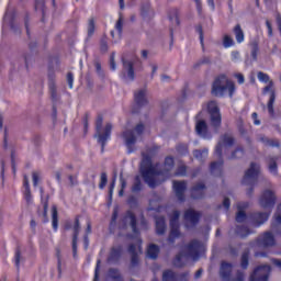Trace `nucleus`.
<instances>
[{"mask_svg": "<svg viewBox=\"0 0 281 281\" xmlns=\"http://www.w3.org/2000/svg\"><path fill=\"white\" fill-rule=\"evenodd\" d=\"M164 167H165V171H157L156 167H153L151 165L150 156L143 154L140 172H142L144 182H146L149 188L154 189L158 186L156 181V177L161 175H167L168 171L175 168V159L172 157L165 158Z\"/></svg>", "mask_w": 281, "mask_h": 281, "instance_id": "nucleus-1", "label": "nucleus"}, {"mask_svg": "<svg viewBox=\"0 0 281 281\" xmlns=\"http://www.w3.org/2000/svg\"><path fill=\"white\" fill-rule=\"evenodd\" d=\"M204 251V246L201 240L193 239L190 244L184 247V251L179 252L173 259V266L182 268L188 263L189 260L198 261Z\"/></svg>", "mask_w": 281, "mask_h": 281, "instance_id": "nucleus-2", "label": "nucleus"}, {"mask_svg": "<svg viewBox=\"0 0 281 281\" xmlns=\"http://www.w3.org/2000/svg\"><path fill=\"white\" fill-rule=\"evenodd\" d=\"M234 146V138L232 135L225 134L221 136V140L217 144V147H215V157L218 158V161L211 162L210 165V172L211 175L218 177L222 176L223 170V150H227L228 147Z\"/></svg>", "mask_w": 281, "mask_h": 281, "instance_id": "nucleus-3", "label": "nucleus"}, {"mask_svg": "<svg viewBox=\"0 0 281 281\" xmlns=\"http://www.w3.org/2000/svg\"><path fill=\"white\" fill-rule=\"evenodd\" d=\"M249 204L247 202L238 203V214H236V223H249L251 226L259 227L263 223L268 222L270 212H256L248 216L244 210L247 209Z\"/></svg>", "mask_w": 281, "mask_h": 281, "instance_id": "nucleus-4", "label": "nucleus"}, {"mask_svg": "<svg viewBox=\"0 0 281 281\" xmlns=\"http://www.w3.org/2000/svg\"><path fill=\"white\" fill-rule=\"evenodd\" d=\"M211 93L217 98H223L225 93H228L229 98H233L235 93V85L233 81L228 80L227 76L220 75L213 82Z\"/></svg>", "mask_w": 281, "mask_h": 281, "instance_id": "nucleus-5", "label": "nucleus"}, {"mask_svg": "<svg viewBox=\"0 0 281 281\" xmlns=\"http://www.w3.org/2000/svg\"><path fill=\"white\" fill-rule=\"evenodd\" d=\"M113 130V125L111 123H106L103 127V116L99 115L95 121V135L99 144H101V150H104L105 143L111 138V131Z\"/></svg>", "mask_w": 281, "mask_h": 281, "instance_id": "nucleus-6", "label": "nucleus"}, {"mask_svg": "<svg viewBox=\"0 0 281 281\" xmlns=\"http://www.w3.org/2000/svg\"><path fill=\"white\" fill-rule=\"evenodd\" d=\"M233 268L232 263L226 261L221 262L220 267V278L222 281H245V274L241 271L236 272V277H233Z\"/></svg>", "mask_w": 281, "mask_h": 281, "instance_id": "nucleus-7", "label": "nucleus"}, {"mask_svg": "<svg viewBox=\"0 0 281 281\" xmlns=\"http://www.w3.org/2000/svg\"><path fill=\"white\" fill-rule=\"evenodd\" d=\"M180 211H173L169 225L171 226V233H169L168 243L175 244L176 239L180 237Z\"/></svg>", "mask_w": 281, "mask_h": 281, "instance_id": "nucleus-8", "label": "nucleus"}, {"mask_svg": "<svg viewBox=\"0 0 281 281\" xmlns=\"http://www.w3.org/2000/svg\"><path fill=\"white\" fill-rule=\"evenodd\" d=\"M260 172V165L258 162H251L250 168L247 169L241 183L245 186L254 187L258 182V175Z\"/></svg>", "mask_w": 281, "mask_h": 281, "instance_id": "nucleus-9", "label": "nucleus"}, {"mask_svg": "<svg viewBox=\"0 0 281 281\" xmlns=\"http://www.w3.org/2000/svg\"><path fill=\"white\" fill-rule=\"evenodd\" d=\"M207 110L210 114L211 126H213L214 130H218V127L222 126V114H220L217 103L214 101L209 102Z\"/></svg>", "mask_w": 281, "mask_h": 281, "instance_id": "nucleus-10", "label": "nucleus"}, {"mask_svg": "<svg viewBox=\"0 0 281 281\" xmlns=\"http://www.w3.org/2000/svg\"><path fill=\"white\" fill-rule=\"evenodd\" d=\"M259 204L265 210H272L276 205V195L273 191L266 190L262 192Z\"/></svg>", "mask_w": 281, "mask_h": 281, "instance_id": "nucleus-11", "label": "nucleus"}, {"mask_svg": "<svg viewBox=\"0 0 281 281\" xmlns=\"http://www.w3.org/2000/svg\"><path fill=\"white\" fill-rule=\"evenodd\" d=\"M131 254V266L135 268L139 263V255L142 254V240L137 239L136 244L128 245L127 249Z\"/></svg>", "mask_w": 281, "mask_h": 281, "instance_id": "nucleus-12", "label": "nucleus"}, {"mask_svg": "<svg viewBox=\"0 0 281 281\" xmlns=\"http://www.w3.org/2000/svg\"><path fill=\"white\" fill-rule=\"evenodd\" d=\"M271 267L269 265H262L255 269L250 276V281H268Z\"/></svg>", "mask_w": 281, "mask_h": 281, "instance_id": "nucleus-13", "label": "nucleus"}, {"mask_svg": "<svg viewBox=\"0 0 281 281\" xmlns=\"http://www.w3.org/2000/svg\"><path fill=\"white\" fill-rule=\"evenodd\" d=\"M123 70L121 78L126 83L135 80L134 64L130 60L122 59Z\"/></svg>", "mask_w": 281, "mask_h": 281, "instance_id": "nucleus-14", "label": "nucleus"}, {"mask_svg": "<svg viewBox=\"0 0 281 281\" xmlns=\"http://www.w3.org/2000/svg\"><path fill=\"white\" fill-rule=\"evenodd\" d=\"M183 218L184 227L192 228L199 223V220L201 218V213L192 209H188L187 212H184Z\"/></svg>", "mask_w": 281, "mask_h": 281, "instance_id": "nucleus-15", "label": "nucleus"}, {"mask_svg": "<svg viewBox=\"0 0 281 281\" xmlns=\"http://www.w3.org/2000/svg\"><path fill=\"white\" fill-rule=\"evenodd\" d=\"M273 86H274V82L273 81H270L268 82V86L265 87V89H262V93H268V92H271L270 93V100H268V103H267V110H268V114H270L271 117H274V102H276V92L273 90Z\"/></svg>", "mask_w": 281, "mask_h": 281, "instance_id": "nucleus-16", "label": "nucleus"}, {"mask_svg": "<svg viewBox=\"0 0 281 281\" xmlns=\"http://www.w3.org/2000/svg\"><path fill=\"white\" fill-rule=\"evenodd\" d=\"M187 181H173V192L180 203L186 202Z\"/></svg>", "mask_w": 281, "mask_h": 281, "instance_id": "nucleus-17", "label": "nucleus"}, {"mask_svg": "<svg viewBox=\"0 0 281 281\" xmlns=\"http://www.w3.org/2000/svg\"><path fill=\"white\" fill-rule=\"evenodd\" d=\"M122 222H123V228H125L127 225H130L132 227L133 234L136 236L139 235V231L136 227V216L133 212L127 211L125 214V217H123Z\"/></svg>", "mask_w": 281, "mask_h": 281, "instance_id": "nucleus-18", "label": "nucleus"}, {"mask_svg": "<svg viewBox=\"0 0 281 281\" xmlns=\"http://www.w3.org/2000/svg\"><path fill=\"white\" fill-rule=\"evenodd\" d=\"M257 245H259V247H273L276 245L273 234L269 232L262 234L259 236V238H257Z\"/></svg>", "mask_w": 281, "mask_h": 281, "instance_id": "nucleus-19", "label": "nucleus"}, {"mask_svg": "<svg viewBox=\"0 0 281 281\" xmlns=\"http://www.w3.org/2000/svg\"><path fill=\"white\" fill-rule=\"evenodd\" d=\"M123 138L125 139V145L127 147V154L131 155L134 153V145L136 143L134 131H125V133H123Z\"/></svg>", "mask_w": 281, "mask_h": 281, "instance_id": "nucleus-20", "label": "nucleus"}, {"mask_svg": "<svg viewBox=\"0 0 281 281\" xmlns=\"http://www.w3.org/2000/svg\"><path fill=\"white\" fill-rule=\"evenodd\" d=\"M280 157L279 156H268L267 157V162H268V172L270 175L278 177L279 175V167H278V161Z\"/></svg>", "mask_w": 281, "mask_h": 281, "instance_id": "nucleus-21", "label": "nucleus"}, {"mask_svg": "<svg viewBox=\"0 0 281 281\" xmlns=\"http://www.w3.org/2000/svg\"><path fill=\"white\" fill-rule=\"evenodd\" d=\"M134 102L136 103L137 108H142L147 104V90L140 89L134 92Z\"/></svg>", "mask_w": 281, "mask_h": 281, "instance_id": "nucleus-22", "label": "nucleus"}, {"mask_svg": "<svg viewBox=\"0 0 281 281\" xmlns=\"http://www.w3.org/2000/svg\"><path fill=\"white\" fill-rule=\"evenodd\" d=\"M204 190H206V186L202 182L195 183V186L190 190V195L194 200L203 199L204 198Z\"/></svg>", "mask_w": 281, "mask_h": 281, "instance_id": "nucleus-23", "label": "nucleus"}, {"mask_svg": "<svg viewBox=\"0 0 281 281\" xmlns=\"http://www.w3.org/2000/svg\"><path fill=\"white\" fill-rule=\"evenodd\" d=\"M195 133L199 134V136H202L204 139H209L212 136L207 133V125L206 122L200 121L195 124Z\"/></svg>", "mask_w": 281, "mask_h": 281, "instance_id": "nucleus-24", "label": "nucleus"}, {"mask_svg": "<svg viewBox=\"0 0 281 281\" xmlns=\"http://www.w3.org/2000/svg\"><path fill=\"white\" fill-rule=\"evenodd\" d=\"M122 255V248L121 247H114L111 249L110 257H108V263H119L120 258Z\"/></svg>", "mask_w": 281, "mask_h": 281, "instance_id": "nucleus-25", "label": "nucleus"}, {"mask_svg": "<svg viewBox=\"0 0 281 281\" xmlns=\"http://www.w3.org/2000/svg\"><path fill=\"white\" fill-rule=\"evenodd\" d=\"M274 218H276V224H272V232L281 236V203L278 205V211Z\"/></svg>", "mask_w": 281, "mask_h": 281, "instance_id": "nucleus-26", "label": "nucleus"}, {"mask_svg": "<svg viewBox=\"0 0 281 281\" xmlns=\"http://www.w3.org/2000/svg\"><path fill=\"white\" fill-rule=\"evenodd\" d=\"M156 233L158 236H162L166 233V220L164 216L156 217Z\"/></svg>", "mask_w": 281, "mask_h": 281, "instance_id": "nucleus-27", "label": "nucleus"}, {"mask_svg": "<svg viewBox=\"0 0 281 281\" xmlns=\"http://www.w3.org/2000/svg\"><path fill=\"white\" fill-rule=\"evenodd\" d=\"M160 248L156 244H150L147 249V257L151 260H156L159 257Z\"/></svg>", "mask_w": 281, "mask_h": 281, "instance_id": "nucleus-28", "label": "nucleus"}, {"mask_svg": "<svg viewBox=\"0 0 281 281\" xmlns=\"http://www.w3.org/2000/svg\"><path fill=\"white\" fill-rule=\"evenodd\" d=\"M49 79V93H50V98L53 99L54 102L57 101V87L56 83L54 82V75H49L48 76Z\"/></svg>", "mask_w": 281, "mask_h": 281, "instance_id": "nucleus-29", "label": "nucleus"}, {"mask_svg": "<svg viewBox=\"0 0 281 281\" xmlns=\"http://www.w3.org/2000/svg\"><path fill=\"white\" fill-rule=\"evenodd\" d=\"M234 34H235V40H236V43L238 44H243L244 41H245V34H244V31L243 29L240 27V25H235L234 27Z\"/></svg>", "mask_w": 281, "mask_h": 281, "instance_id": "nucleus-30", "label": "nucleus"}, {"mask_svg": "<svg viewBox=\"0 0 281 281\" xmlns=\"http://www.w3.org/2000/svg\"><path fill=\"white\" fill-rule=\"evenodd\" d=\"M108 278L114 281H122V276L117 268H110L108 270Z\"/></svg>", "mask_w": 281, "mask_h": 281, "instance_id": "nucleus-31", "label": "nucleus"}, {"mask_svg": "<svg viewBox=\"0 0 281 281\" xmlns=\"http://www.w3.org/2000/svg\"><path fill=\"white\" fill-rule=\"evenodd\" d=\"M162 281H178V274L172 270H165L162 272Z\"/></svg>", "mask_w": 281, "mask_h": 281, "instance_id": "nucleus-32", "label": "nucleus"}, {"mask_svg": "<svg viewBox=\"0 0 281 281\" xmlns=\"http://www.w3.org/2000/svg\"><path fill=\"white\" fill-rule=\"evenodd\" d=\"M79 232H80V223H79V218L76 217L75 226H74V244H72L75 254H76V241L78 240Z\"/></svg>", "mask_w": 281, "mask_h": 281, "instance_id": "nucleus-33", "label": "nucleus"}, {"mask_svg": "<svg viewBox=\"0 0 281 281\" xmlns=\"http://www.w3.org/2000/svg\"><path fill=\"white\" fill-rule=\"evenodd\" d=\"M193 156L196 160L203 162V160L206 159L209 156V149L203 148V150H194Z\"/></svg>", "mask_w": 281, "mask_h": 281, "instance_id": "nucleus-34", "label": "nucleus"}, {"mask_svg": "<svg viewBox=\"0 0 281 281\" xmlns=\"http://www.w3.org/2000/svg\"><path fill=\"white\" fill-rule=\"evenodd\" d=\"M251 234L250 229L247 226H236V236L240 238H246Z\"/></svg>", "mask_w": 281, "mask_h": 281, "instance_id": "nucleus-35", "label": "nucleus"}, {"mask_svg": "<svg viewBox=\"0 0 281 281\" xmlns=\"http://www.w3.org/2000/svg\"><path fill=\"white\" fill-rule=\"evenodd\" d=\"M244 155H245L244 149L238 147L235 149V151H233L232 155L228 156V159L229 160L239 159V158H243Z\"/></svg>", "mask_w": 281, "mask_h": 281, "instance_id": "nucleus-36", "label": "nucleus"}, {"mask_svg": "<svg viewBox=\"0 0 281 281\" xmlns=\"http://www.w3.org/2000/svg\"><path fill=\"white\" fill-rule=\"evenodd\" d=\"M260 142H262V144H265L266 146H271V147H277V148L280 147L279 140H276V139H269L266 137H261Z\"/></svg>", "mask_w": 281, "mask_h": 281, "instance_id": "nucleus-37", "label": "nucleus"}, {"mask_svg": "<svg viewBox=\"0 0 281 281\" xmlns=\"http://www.w3.org/2000/svg\"><path fill=\"white\" fill-rule=\"evenodd\" d=\"M52 211H53V228H54V232H57L58 231V211H57V206H53Z\"/></svg>", "mask_w": 281, "mask_h": 281, "instance_id": "nucleus-38", "label": "nucleus"}, {"mask_svg": "<svg viewBox=\"0 0 281 281\" xmlns=\"http://www.w3.org/2000/svg\"><path fill=\"white\" fill-rule=\"evenodd\" d=\"M259 45L258 42H251V59L258 60Z\"/></svg>", "mask_w": 281, "mask_h": 281, "instance_id": "nucleus-39", "label": "nucleus"}, {"mask_svg": "<svg viewBox=\"0 0 281 281\" xmlns=\"http://www.w3.org/2000/svg\"><path fill=\"white\" fill-rule=\"evenodd\" d=\"M248 261H249V252L245 251L244 254H241L240 268L241 269H247L248 268Z\"/></svg>", "mask_w": 281, "mask_h": 281, "instance_id": "nucleus-40", "label": "nucleus"}, {"mask_svg": "<svg viewBox=\"0 0 281 281\" xmlns=\"http://www.w3.org/2000/svg\"><path fill=\"white\" fill-rule=\"evenodd\" d=\"M140 190H142V181H140L139 176H136V178H134V183H133V187H132V192L136 193V192H139Z\"/></svg>", "mask_w": 281, "mask_h": 281, "instance_id": "nucleus-41", "label": "nucleus"}, {"mask_svg": "<svg viewBox=\"0 0 281 281\" xmlns=\"http://www.w3.org/2000/svg\"><path fill=\"white\" fill-rule=\"evenodd\" d=\"M40 193H41V203H43V209H44L43 215L45 218H47L48 203H47V200L43 199V194H44L43 188H40Z\"/></svg>", "mask_w": 281, "mask_h": 281, "instance_id": "nucleus-42", "label": "nucleus"}, {"mask_svg": "<svg viewBox=\"0 0 281 281\" xmlns=\"http://www.w3.org/2000/svg\"><path fill=\"white\" fill-rule=\"evenodd\" d=\"M223 45L225 49H228L234 46V40L233 37H229L228 35L224 36Z\"/></svg>", "mask_w": 281, "mask_h": 281, "instance_id": "nucleus-43", "label": "nucleus"}, {"mask_svg": "<svg viewBox=\"0 0 281 281\" xmlns=\"http://www.w3.org/2000/svg\"><path fill=\"white\" fill-rule=\"evenodd\" d=\"M257 79L263 83H269L271 81L269 75H266L262 71L257 72Z\"/></svg>", "mask_w": 281, "mask_h": 281, "instance_id": "nucleus-44", "label": "nucleus"}, {"mask_svg": "<svg viewBox=\"0 0 281 281\" xmlns=\"http://www.w3.org/2000/svg\"><path fill=\"white\" fill-rule=\"evenodd\" d=\"M186 175H187V166L186 165H180L177 169V172H175V176L186 177Z\"/></svg>", "mask_w": 281, "mask_h": 281, "instance_id": "nucleus-45", "label": "nucleus"}, {"mask_svg": "<svg viewBox=\"0 0 281 281\" xmlns=\"http://www.w3.org/2000/svg\"><path fill=\"white\" fill-rule=\"evenodd\" d=\"M119 181L121 182V190L119 191V196H123L124 190L126 189V180L121 175V177L119 178Z\"/></svg>", "mask_w": 281, "mask_h": 281, "instance_id": "nucleus-46", "label": "nucleus"}, {"mask_svg": "<svg viewBox=\"0 0 281 281\" xmlns=\"http://www.w3.org/2000/svg\"><path fill=\"white\" fill-rule=\"evenodd\" d=\"M94 30H95L94 20L91 19V20L89 21V26H88V29H87L88 35H89V36H93Z\"/></svg>", "mask_w": 281, "mask_h": 281, "instance_id": "nucleus-47", "label": "nucleus"}, {"mask_svg": "<svg viewBox=\"0 0 281 281\" xmlns=\"http://www.w3.org/2000/svg\"><path fill=\"white\" fill-rule=\"evenodd\" d=\"M100 49L102 53H106V50H109V46L105 37H102L100 41Z\"/></svg>", "mask_w": 281, "mask_h": 281, "instance_id": "nucleus-48", "label": "nucleus"}, {"mask_svg": "<svg viewBox=\"0 0 281 281\" xmlns=\"http://www.w3.org/2000/svg\"><path fill=\"white\" fill-rule=\"evenodd\" d=\"M106 182H108L106 173H105V172H102V173H101V180H100L99 188H100L101 190H103L104 187L106 186Z\"/></svg>", "mask_w": 281, "mask_h": 281, "instance_id": "nucleus-49", "label": "nucleus"}, {"mask_svg": "<svg viewBox=\"0 0 281 281\" xmlns=\"http://www.w3.org/2000/svg\"><path fill=\"white\" fill-rule=\"evenodd\" d=\"M123 24H124V22H123L122 18H119V20H117V22L115 24V30H116L119 36H121V34H122V26H123Z\"/></svg>", "mask_w": 281, "mask_h": 281, "instance_id": "nucleus-50", "label": "nucleus"}, {"mask_svg": "<svg viewBox=\"0 0 281 281\" xmlns=\"http://www.w3.org/2000/svg\"><path fill=\"white\" fill-rule=\"evenodd\" d=\"M21 263V251L18 249L15 250V254H14V265H15V268L19 269V265Z\"/></svg>", "mask_w": 281, "mask_h": 281, "instance_id": "nucleus-51", "label": "nucleus"}, {"mask_svg": "<svg viewBox=\"0 0 281 281\" xmlns=\"http://www.w3.org/2000/svg\"><path fill=\"white\" fill-rule=\"evenodd\" d=\"M145 131V126L143 123L137 124L136 127H134V132H136L137 136H140Z\"/></svg>", "mask_w": 281, "mask_h": 281, "instance_id": "nucleus-52", "label": "nucleus"}, {"mask_svg": "<svg viewBox=\"0 0 281 281\" xmlns=\"http://www.w3.org/2000/svg\"><path fill=\"white\" fill-rule=\"evenodd\" d=\"M169 21L173 22L175 24L179 25L180 21L178 20V12L173 10V15H169Z\"/></svg>", "mask_w": 281, "mask_h": 281, "instance_id": "nucleus-53", "label": "nucleus"}, {"mask_svg": "<svg viewBox=\"0 0 281 281\" xmlns=\"http://www.w3.org/2000/svg\"><path fill=\"white\" fill-rule=\"evenodd\" d=\"M100 263H101V260L100 259L97 260V266L94 270V280L92 281H99Z\"/></svg>", "mask_w": 281, "mask_h": 281, "instance_id": "nucleus-54", "label": "nucleus"}, {"mask_svg": "<svg viewBox=\"0 0 281 281\" xmlns=\"http://www.w3.org/2000/svg\"><path fill=\"white\" fill-rule=\"evenodd\" d=\"M110 68H111L112 71L116 70L115 55L114 54H112L111 57H110Z\"/></svg>", "mask_w": 281, "mask_h": 281, "instance_id": "nucleus-55", "label": "nucleus"}, {"mask_svg": "<svg viewBox=\"0 0 281 281\" xmlns=\"http://www.w3.org/2000/svg\"><path fill=\"white\" fill-rule=\"evenodd\" d=\"M24 199L27 201V203H32V193L31 190H24Z\"/></svg>", "mask_w": 281, "mask_h": 281, "instance_id": "nucleus-56", "label": "nucleus"}, {"mask_svg": "<svg viewBox=\"0 0 281 281\" xmlns=\"http://www.w3.org/2000/svg\"><path fill=\"white\" fill-rule=\"evenodd\" d=\"M195 3V9L198 10L199 15H202V1L201 0H193Z\"/></svg>", "mask_w": 281, "mask_h": 281, "instance_id": "nucleus-57", "label": "nucleus"}, {"mask_svg": "<svg viewBox=\"0 0 281 281\" xmlns=\"http://www.w3.org/2000/svg\"><path fill=\"white\" fill-rule=\"evenodd\" d=\"M239 57H240V55H239V52H238V50H234L233 53H231V59H232L233 61L239 60Z\"/></svg>", "mask_w": 281, "mask_h": 281, "instance_id": "nucleus-58", "label": "nucleus"}, {"mask_svg": "<svg viewBox=\"0 0 281 281\" xmlns=\"http://www.w3.org/2000/svg\"><path fill=\"white\" fill-rule=\"evenodd\" d=\"M234 77L236 78V80H238L239 85H244L245 82V77L243 74H235Z\"/></svg>", "mask_w": 281, "mask_h": 281, "instance_id": "nucleus-59", "label": "nucleus"}, {"mask_svg": "<svg viewBox=\"0 0 281 281\" xmlns=\"http://www.w3.org/2000/svg\"><path fill=\"white\" fill-rule=\"evenodd\" d=\"M67 79H68L69 89H72L74 88V75H72V72L68 74Z\"/></svg>", "mask_w": 281, "mask_h": 281, "instance_id": "nucleus-60", "label": "nucleus"}, {"mask_svg": "<svg viewBox=\"0 0 281 281\" xmlns=\"http://www.w3.org/2000/svg\"><path fill=\"white\" fill-rule=\"evenodd\" d=\"M188 277H189V273L188 272H183L182 274H180L178 277V281H189Z\"/></svg>", "mask_w": 281, "mask_h": 281, "instance_id": "nucleus-61", "label": "nucleus"}, {"mask_svg": "<svg viewBox=\"0 0 281 281\" xmlns=\"http://www.w3.org/2000/svg\"><path fill=\"white\" fill-rule=\"evenodd\" d=\"M195 30H198L199 36H200V43L203 45V29L202 26H198Z\"/></svg>", "mask_w": 281, "mask_h": 281, "instance_id": "nucleus-62", "label": "nucleus"}, {"mask_svg": "<svg viewBox=\"0 0 281 281\" xmlns=\"http://www.w3.org/2000/svg\"><path fill=\"white\" fill-rule=\"evenodd\" d=\"M38 184V175L37 172H33V187H37Z\"/></svg>", "mask_w": 281, "mask_h": 281, "instance_id": "nucleus-63", "label": "nucleus"}, {"mask_svg": "<svg viewBox=\"0 0 281 281\" xmlns=\"http://www.w3.org/2000/svg\"><path fill=\"white\" fill-rule=\"evenodd\" d=\"M271 262L274 263V266L281 270V260L280 259H271Z\"/></svg>", "mask_w": 281, "mask_h": 281, "instance_id": "nucleus-64", "label": "nucleus"}]
</instances>
